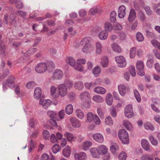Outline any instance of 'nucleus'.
Instances as JSON below:
<instances>
[{
    "label": "nucleus",
    "mask_w": 160,
    "mask_h": 160,
    "mask_svg": "<svg viewBox=\"0 0 160 160\" xmlns=\"http://www.w3.org/2000/svg\"><path fill=\"white\" fill-rule=\"evenodd\" d=\"M127 157V156L126 153L124 152H123L120 153L119 155V158L120 160H125Z\"/></svg>",
    "instance_id": "63"
},
{
    "label": "nucleus",
    "mask_w": 160,
    "mask_h": 160,
    "mask_svg": "<svg viewBox=\"0 0 160 160\" xmlns=\"http://www.w3.org/2000/svg\"><path fill=\"white\" fill-rule=\"evenodd\" d=\"M108 60L107 57H103L102 59V61L100 62L101 65L103 68H106L108 66Z\"/></svg>",
    "instance_id": "26"
},
{
    "label": "nucleus",
    "mask_w": 160,
    "mask_h": 160,
    "mask_svg": "<svg viewBox=\"0 0 160 160\" xmlns=\"http://www.w3.org/2000/svg\"><path fill=\"white\" fill-rule=\"evenodd\" d=\"M68 63L72 67H74L76 64V61L75 59L72 57L68 58Z\"/></svg>",
    "instance_id": "47"
},
{
    "label": "nucleus",
    "mask_w": 160,
    "mask_h": 160,
    "mask_svg": "<svg viewBox=\"0 0 160 160\" xmlns=\"http://www.w3.org/2000/svg\"><path fill=\"white\" fill-rule=\"evenodd\" d=\"M15 80V78L13 76H11L7 80L4 81L7 85L10 88H13L15 86V84L14 81Z\"/></svg>",
    "instance_id": "11"
},
{
    "label": "nucleus",
    "mask_w": 160,
    "mask_h": 160,
    "mask_svg": "<svg viewBox=\"0 0 160 160\" xmlns=\"http://www.w3.org/2000/svg\"><path fill=\"white\" fill-rule=\"evenodd\" d=\"M101 71V69L99 66H96L92 70V73L96 77L98 76Z\"/></svg>",
    "instance_id": "21"
},
{
    "label": "nucleus",
    "mask_w": 160,
    "mask_h": 160,
    "mask_svg": "<svg viewBox=\"0 0 160 160\" xmlns=\"http://www.w3.org/2000/svg\"><path fill=\"white\" fill-rule=\"evenodd\" d=\"M159 7H160V3L154 4L153 8V9L155 10L157 13L160 15V8H159Z\"/></svg>",
    "instance_id": "45"
},
{
    "label": "nucleus",
    "mask_w": 160,
    "mask_h": 160,
    "mask_svg": "<svg viewBox=\"0 0 160 160\" xmlns=\"http://www.w3.org/2000/svg\"><path fill=\"white\" fill-rule=\"evenodd\" d=\"M129 71L131 75L133 77H135L136 75L135 68L132 66L129 67Z\"/></svg>",
    "instance_id": "61"
},
{
    "label": "nucleus",
    "mask_w": 160,
    "mask_h": 160,
    "mask_svg": "<svg viewBox=\"0 0 160 160\" xmlns=\"http://www.w3.org/2000/svg\"><path fill=\"white\" fill-rule=\"evenodd\" d=\"M144 9L147 14L148 16L151 15L152 13V11L150 9V8L148 6H146L144 7Z\"/></svg>",
    "instance_id": "55"
},
{
    "label": "nucleus",
    "mask_w": 160,
    "mask_h": 160,
    "mask_svg": "<svg viewBox=\"0 0 160 160\" xmlns=\"http://www.w3.org/2000/svg\"><path fill=\"white\" fill-rule=\"evenodd\" d=\"M124 114L126 117L130 118L133 116L132 106L131 105H128L125 108Z\"/></svg>",
    "instance_id": "9"
},
{
    "label": "nucleus",
    "mask_w": 160,
    "mask_h": 160,
    "mask_svg": "<svg viewBox=\"0 0 160 160\" xmlns=\"http://www.w3.org/2000/svg\"><path fill=\"white\" fill-rule=\"evenodd\" d=\"M126 8L124 6H121L119 7L118 12V16L121 18H123L126 14Z\"/></svg>",
    "instance_id": "15"
},
{
    "label": "nucleus",
    "mask_w": 160,
    "mask_h": 160,
    "mask_svg": "<svg viewBox=\"0 0 160 160\" xmlns=\"http://www.w3.org/2000/svg\"><path fill=\"white\" fill-rule=\"evenodd\" d=\"M112 47L114 51L117 52H121L120 47L117 44H112Z\"/></svg>",
    "instance_id": "49"
},
{
    "label": "nucleus",
    "mask_w": 160,
    "mask_h": 160,
    "mask_svg": "<svg viewBox=\"0 0 160 160\" xmlns=\"http://www.w3.org/2000/svg\"><path fill=\"white\" fill-rule=\"evenodd\" d=\"M62 152L65 157H69L71 153L70 147L69 146H67L63 149Z\"/></svg>",
    "instance_id": "28"
},
{
    "label": "nucleus",
    "mask_w": 160,
    "mask_h": 160,
    "mask_svg": "<svg viewBox=\"0 0 160 160\" xmlns=\"http://www.w3.org/2000/svg\"><path fill=\"white\" fill-rule=\"evenodd\" d=\"M64 136L69 142L72 141L74 138L73 135L72 133L68 132H66L64 134Z\"/></svg>",
    "instance_id": "37"
},
{
    "label": "nucleus",
    "mask_w": 160,
    "mask_h": 160,
    "mask_svg": "<svg viewBox=\"0 0 160 160\" xmlns=\"http://www.w3.org/2000/svg\"><path fill=\"white\" fill-rule=\"evenodd\" d=\"M63 75L62 72L60 70H56L53 74V78L54 79H61Z\"/></svg>",
    "instance_id": "12"
},
{
    "label": "nucleus",
    "mask_w": 160,
    "mask_h": 160,
    "mask_svg": "<svg viewBox=\"0 0 160 160\" xmlns=\"http://www.w3.org/2000/svg\"><path fill=\"white\" fill-rule=\"evenodd\" d=\"M98 148L99 151L101 152L102 154H105L108 152V149L104 145H100L98 147Z\"/></svg>",
    "instance_id": "27"
},
{
    "label": "nucleus",
    "mask_w": 160,
    "mask_h": 160,
    "mask_svg": "<svg viewBox=\"0 0 160 160\" xmlns=\"http://www.w3.org/2000/svg\"><path fill=\"white\" fill-rule=\"evenodd\" d=\"M141 145L143 148L146 151L148 150L150 148V146L148 142L146 139L142 140Z\"/></svg>",
    "instance_id": "20"
},
{
    "label": "nucleus",
    "mask_w": 160,
    "mask_h": 160,
    "mask_svg": "<svg viewBox=\"0 0 160 160\" xmlns=\"http://www.w3.org/2000/svg\"><path fill=\"white\" fill-rule=\"evenodd\" d=\"M119 150V147L117 144L112 145L110 147V150L111 152L114 155L116 154V152Z\"/></svg>",
    "instance_id": "31"
},
{
    "label": "nucleus",
    "mask_w": 160,
    "mask_h": 160,
    "mask_svg": "<svg viewBox=\"0 0 160 160\" xmlns=\"http://www.w3.org/2000/svg\"><path fill=\"white\" fill-rule=\"evenodd\" d=\"M146 33L147 35L149 37L153 38H156L157 36L156 34L153 32L149 31L148 30H146Z\"/></svg>",
    "instance_id": "59"
},
{
    "label": "nucleus",
    "mask_w": 160,
    "mask_h": 160,
    "mask_svg": "<svg viewBox=\"0 0 160 160\" xmlns=\"http://www.w3.org/2000/svg\"><path fill=\"white\" fill-rule=\"evenodd\" d=\"M144 127L146 129L153 131L154 128L152 124L149 122L146 123L144 124Z\"/></svg>",
    "instance_id": "46"
},
{
    "label": "nucleus",
    "mask_w": 160,
    "mask_h": 160,
    "mask_svg": "<svg viewBox=\"0 0 160 160\" xmlns=\"http://www.w3.org/2000/svg\"><path fill=\"white\" fill-rule=\"evenodd\" d=\"M59 95L62 97L65 96L67 93V88L65 85L63 84H60L58 86Z\"/></svg>",
    "instance_id": "8"
},
{
    "label": "nucleus",
    "mask_w": 160,
    "mask_h": 160,
    "mask_svg": "<svg viewBox=\"0 0 160 160\" xmlns=\"http://www.w3.org/2000/svg\"><path fill=\"white\" fill-rule=\"evenodd\" d=\"M154 62L153 60L150 59L148 60L147 62V66L149 68H151L152 67Z\"/></svg>",
    "instance_id": "64"
},
{
    "label": "nucleus",
    "mask_w": 160,
    "mask_h": 160,
    "mask_svg": "<svg viewBox=\"0 0 160 160\" xmlns=\"http://www.w3.org/2000/svg\"><path fill=\"white\" fill-rule=\"evenodd\" d=\"M118 89L120 94L122 96H124L126 93V87L125 85L123 84H120L118 86Z\"/></svg>",
    "instance_id": "22"
},
{
    "label": "nucleus",
    "mask_w": 160,
    "mask_h": 160,
    "mask_svg": "<svg viewBox=\"0 0 160 160\" xmlns=\"http://www.w3.org/2000/svg\"><path fill=\"white\" fill-rule=\"evenodd\" d=\"M104 27L105 30V31H106L107 32V31H110L113 29V27L112 24L108 22H107L105 23Z\"/></svg>",
    "instance_id": "39"
},
{
    "label": "nucleus",
    "mask_w": 160,
    "mask_h": 160,
    "mask_svg": "<svg viewBox=\"0 0 160 160\" xmlns=\"http://www.w3.org/2000/svg\"><path fill=\"white\" fill-rule=\"evenodd\" d=\"M108 36V32L106 31L101 32L98 35L99 38L101 40H105L107 38Z\"/></svg>",
    "instance_id": "29"
},
{
    "label": "nucleus",
    "mask_w": 160,
    "mask_h": 160,
    "mask_svg": "<svg viewBox=\"0 0 160 160\" xmlns=\"http://www.w3.org/2000/svg\"><path fill=\"white\" fill-rule=\"evenodd\" d=\"M9 23L11 25H13L14 26H16L17 24L16 21L15 20L16 19V17L13 14H10L9 17Z\"/></svg>",
    "instance_id": "23"
},
{
    "label": "nucleus",
    "mask_w": 160,
    "mask_h": 160,
    "mask_svg": "<svg viewBox=\"0 0 160 160\" xmlns=\"http://www.w3.org/2000/svg\"><path fill=\"white\" fill-rule=\"evenodd\" d=\"M133 92L134 96L137 101L138 102H140L141 101V98L138 91L137 90L135 89L134 90Z\"/></svg>",
    "instance_id": "41"
},
{
    "label": "nucleus",
    "mask_w": 160,
    "mask_h": 160,
    "mask_svg": "<svg viewBox=\"0 0 160 160\" xmlns=\"http://www.w3.org/2000/svg\"><path fill=\"white\" fill-rule=\"evenodd\" d=\"M87 120L89 122H93L97 125H99L101 122L97 116L90 112L87 114Z\"/></svg>",
    "instance_id": "3"
},
{
    "label": "nucleus",
    "mask_w": 160,
    "mask_h": 160,
    "mask_svg": "<svg viewBox=\"0 0 160 160\" xmlns=\"http://www.w3.org/2000/svg\"><path fill=\"white\" fill-rule=\"evenodd\" d=\"M105 123L106 124L109 126L112 125V120L110 116H108L106 118Z\"/></svg>",
    "instance_id": "48"
},
{
    "label": "nucleus",
    "mask_w": 160,
    "mask_h": 160,
    "mask_svg": "<svg viewBox=\"0 0 160 160\" xmlns=\"http://www.w3.org/2000/svg\"><path fill=\"white\" fill-rule=\"evenodd\" d=\"M152 44L156 48L160 49V43L156 40H153L151 41Z\"/></svg>",
    "instance_id": "50"
},
{
    "label": "nucleus",
    "mask_w": 160,
    "mask_h": 160,
    "mask_svg": "<svg viewBox=\"0 0 160 160\" xmlns=\"http://www.w3.org/2000/svg\"><path fill=\"white\" fill-rule=\"evenodd\" d=\"M92 156L95 158H99L100 156V152L98 149L96 148H92L90 150Z\"/></svg>",
    "instance_id": "14"
},
{
    "label": "nucleus",
    "mask_w": 160,
    "mask_h": 160,
    "mask_svg": "<svg viewBox=\"0 0 160 160\" xmlns=\"http://www.w3.org/2000/svg\"><path fill=\"white\" fill-rule=\"evenodd\" d=\"M50 136V133L48 130H43L42 132V136L45 140H49Z\"/></svg>",
    "instance_id": "42"
},
{
    "label": "nucleus",
    "mask_w": 160,
    "mask_h": 160,
    "mask_svg": "<svg viewBox=\"0 0 160 160\" xmlns=\"http://www.w3.org/2000/svg\"><path fill=\"white\" fill-rule=\"evenodd\" d=\"M74 158L75 160H86L87 157L86 153L82 152L75 153Z\"/></svg>",
    "instance_id": "10"
},
{
    "label": "nucleus",
    "mask_w": 160,
    "mask_h": 160,
    "mask_svg": "<svg viewBox=\"0 0 160 160\" xmlns=\"http://www.w3.org/2000/svg\"><path fill=\"white\" fill-rule=\"evenodd\" d=\"M113 101V99L112 95L110 93H108L106 98L107 104L109 105H111Z\"/></svg>",
    "instance_id": "36"
},
{
    "label": "nucleus",
    "mask_w": 160,
    "mask_h": 160,
    "mask_svg": "<svg viewBox=\"0 0 160 160\" xmlns=\"http://www.w3.org/2000/svg\"><path fill=\"white\" fill-rule=\"evenodd\" d=\"M65 84L66 87L68 88H71L73 85L72 82L71 81L66 80L65 82Z\"/></svg>",
    "instance_id": "56"
},
{
    "label": "nucleus",
    "mask_w": 160,
    "mask_h": 160,
    "mask_svg": "<svg viewBox=\"0 0 160 160\" xmlns=\"http://www.w3.org/2000/svg\"><path fill=\"white\" fill-rule=\"evenodd\" d=\"M77 117L80 119H82L84 117V115L82 111L79 109H77L76 111Z\"/></svg>",
    "instance_id": "38"
},
{
    "label": "nucleus",
    "mask_w": 160,
    "mask_h": 160,
    "mask_svg": "<svg viewBox=\"0 0 160 160\" xmlns=\"http://www.w3.org/2000/svg\"><path fill=\"white\" fill-rule=\"evenodd\" d=\"M47 114L48 116L50 117L51 119L54 118L56 115V113L52 111H49L47 112Z\"/></svg>",
    "instance_id": "54"
},
{
    "label": "nucleus",
    "mask_w": 160,
    "mask_h": 160,
    "mask_svg": "<svg viewBox=\"0 0 160 160\" xmlns=\"http://www.w3.org/2000/svg\"><path fill=\"white\" fill-rule=\"evenodd\" d=\"M136 17V13L135 10L133 9H131L130 11L128 19V21L130 22H132L135 20Z\"/></svg>",
    "instance_id": "17"
},
{
    "label": "nucleus",
    "mask_w": 160,
    "mask_h": 160,
    "mask_svg": "<svg viewBox=\"0 0 160 160\" xmlns=\"http://www.w3.org/2000/svg\"><path fill=\"white\" fill-rule=\"evenodd\" d=\"M116 62L118 64L120 68L125 67L126 65V62L125 58L122 56H117L115 58Z\"/></svg>",
    "instance_id": "5"
},
{
    "label": "nucleus",
    "mask_w": 160,
    "mask_h": 160,
    "mask_svg": "<svg viewBox=\"0 0 160 160\" xmlns=\"http://www.w3.org/2000/svg\"><path fill=\"white\" fill-rule=\"evenodd\" d=\"M138 16L139 20L141 21H144L146 19L145 14L141 11L139 12Z\"/></svg>",
    "instance_id": "43"
},
{
    "label": "nucleus",
    "mask_w": 160,
    "mask_h": 160,
    "mask_svg": "<svg viewBox=\"0 0 160 160\" xmlns=\"http://www.w3.org/2000/svg\"><path fill=\"white\" fill-rule=\"evenodd\" d=\"M96 52L98 53H100L102 52V46L101 44L98 42H97L96 44Z\"/></svg>",
    "instance_id": "62"
},
{
    "label": "nucleus",
    "mask_w": 160,
    "mask_h": 160,
    "mask_svg": "<svg viewBox=\"0 0 160 160\" xmlns=\"http://www.w3.org/2000/svg\"><path fill=\"white\" fill-rule=\"evenodd\" d=\"M94 91L99 94H104L106 92V90L103 88L100 87H97L94 89Z\"/></svg>",
    "instance_id": "25"
},
{
    "label": "nucleus",
    "mask_w": 160,
    "mask_h": 160,
    "mask_svg": "<svg viewBox=\"0 0 160 160\" xmlns=\"http://www.w3.org/2000/svg\"><path fill=\"white\" fill-rule=\"evenodd\" d=\"M70 122L73 127L78 128L80 126L79 121L77 118L72 117L70 118Z\"/></svg>",
    "instance_id": "18"
},
{
    "label": "nucleus",
    "mask_w": 160,
    "mask_h": 160,
    "mask_svg": "<svg viewBox=\"0 0 160 160\" xmlns=\"http://www.w3.org/2000/svg\"><path fill=\"white\" fill-rule=\"evenodd\" d=\"M136 68L138 70V74L140 76H143L145 73L143 71L144 69L143 63L142 61H138L136 64Z\"/></svg>",
    "instance_id": "7"
},
{
    "label": "nucleus",
    "mask_w": 160,
    "mask_h": 160,
    "mask_svg": "<svg viewBox=\"0 0 160 160\" xmlns=\"http://www.w3.org/2000/svg\"><path fill=\"white\" fill-rule=\"evenodd\" d=\"M46 65L45 62H41L38 64L35 68L36 71L39 73L44 72L47 70Z\"/></svg>",
    "instance_id": "4"
},
{
    "label": "nucleus",
    "mask_w": 160,
    "mask_h": 160,
    "mask_svg": "<svg viewBox=\"0 0 160 160\" xmlns=\"http://www.w3.org/2000/svg\"><path fill=\"white\" fill-rule=\"evenodd\" d=\"M79 97L82 102L88 103L89 102L91 98L90 94L87 91L81 93Z\"/></svg>",
    "instance_id": "6"
},
{
    "label": "nucleus",
    "mask_w": 160,
    "mask_h": 160,
    "mask_svg": "<svg viewBox=\"0 0 160 160\" xmlns=\"http://www.w3.org/2000/svg\"><path fill=\"white\" fill-rule=\"evenodd\" d=\"M92 99L94 101L98 102H101L103 101L102 97L98 95L94 96Z\"/></svg>",
    "instance_id": "44"
},
{
    "label": "nucleus",
    "mask_w": 160,
    "mask_h": 160,
    "mask_svg": "<svg viewBox=\"0 0 160 160\" xmlns=\"http://www.w3.org/2000/svg\"><path fill=\"white\" fill-rule=\"evenodd\" d=\"M141 160H153V157L151 155L148 154H144L140 157Z\"/></svg>",
    "instance_id": "35"
},
{
    "label": "nucleus",
    "mask_w": 160,
    "mask_h": 160,
    "mask_svg": "<svg viewBox=\"0 0 160 160\" xmlns=\"http://www.w3.org/2000/svg\"><path fill=\"white\" fill-rule=\"evenodd\" d=\"M123 123L124 126L127 130L130 131H132V127L130 122L127 120H124Z\"/></svg>",
    "instance_id": "30"
},
{
    "label": "nucleus",
    "mask_w": 160,
    "mask_h": 160,
    "mask_svg": "<svg viewBox=\"0 0 160 160\" xmlns=\"http://www.w3.org/2000/svg\"><path fill=\"white\" fill-rule=\"evenodd\" d=\"M46 65L47 69L49 71L51 70V69L54 68V64L51 61H48L46 63Z\"/></svg>",
    "instance_id": "40"
},
{
    "label": "nucleus",
    "mask_w": 160,
    "mask_h": 160,
    "mask_svg": "<svg viewBox=\"0 0 160 160\" xmlns=\"http://www.w3.org/2000/svg\"><path fill=\"white\" fill-rule=\"evenodd\" d=\"M66 113L68 115L71 114L73 112V107L72 104H69L65 108Z\"/></svg>",
    "instance_id": "34"
},
{
    "label": "nucleus",
    "mask_w": 160,
    "mask_h": 160,
    "mask_svg": "<svg viewBox=\"0 0 160 160\" xmlns=\"http://www.w3.org/2000/svg\"><path fill=\"white\" fill-rule=\"evenodd\" d=\"M94 139L96 142L102 143L104 141V138L103 135L99 133H97L93 135Z\"/></svg>",
    "instance_id": "13"
},
{
    "label": "nucleus",
    "mask_w": 160,
    "mask_h": 160,
    "mask_svg": "<svg viewBox=\"0 0 160 160\" xmlns=\"http://www.w3.org/2000/svg\"><path fill=\"white\" fill-rule=\"evenodd\" d=\"M52 149L53 152L54 154H56L60 150V148L58 145L55 144L53 147Z\"/></svg>",
    "instance_id": "57"
},
{
    "label": "nucleus",
    "mask_w": 160,
    "mask_h": 160,
    "mask_svg": "<svg viewBox=\"0 0 160 160\" xmlns=\"http://www.w3.org/2000/svg\"><path fill=\"white\" fill-rule=\"evenodd\" d=\"M51 103V101L49 99L42 100L40 99L39 100V104H41L46 109L50 106Z\"/></svg>",
    "instance_id": "16"
},
{
    "label": "nucleus",
    "mask_w": 160,
    "mask_h": 160,
    "mask_svg": "<svg viewBox=\"0 0 160 160\" xmlns=\"http://www.w3.org/2000/svg\"><path fill=\"white\" fill-rule=\"evenodd\" d=\"M149 140L152 144L154 145H156L158 143L157 141L154 139V137L152 136L149 137Z\"/></svg>",
    "instance_id": "60"
},
{
    "label": "nucleus",
    "mask_w": 160,
    "mask_h": 160,
    "mask_svg": "<svg viewBox=\"0 0 160 160\" xmlns=\"http://www.w3.org/2000/svg\"><path fill=\"white\" fill-rule=\"evenodd\" d=\"M116 13L115 11H112L110 14V20L112 22H114L116 20Z\"/></svg>",
    "instance_id": "58"
},
{
    "label": "nucleus",
    "mask_w": 160,
    "mask_h": 160,
    "mask_svg": "<svg viewBox=\"0 0 160 160\" xmlns=\"http://www.w3.org/2000/svg\"><path fill=\"white\" fill-rule=\"evenodd\" d=\"M15 5L16 7L18 9H22L23 7V5L21 1H18L16 2Z\"/></svg>",
    "instance_id": "53"
},
{
    "label": "nucleus",
    "mask_w": 160,
    "mask_h": 160,
    "mask_svg": "<svg viewBox=\"0 0 160 160\" xmlns=\"http://www.w3.org/2000/svg\"><path fill=\"white\" fill-rule=\"evenodd\" d=\"M74 85V87L76 89L79 90H82L83 88V84L81 81H78L77 82H76Z\"/></svg>",
    "instance_id": "33"
},
{
    "label": "nucleus",
    "mask_w": 160,
    "mask_h": 160,
    "mask_svg": "<svg viewBox=\"0 0 160 160\" xmlns=\"http://www.w3.org/2000/svg\"><path fill=\"white\" fill-rule=\"evenodd\" d=\"M56 88L54 86H52L51 88V94L54 98H56L59 96V94L56 92Z\"/></svg>",
    "instance_id": "32"
},
{
    "label": "nucleus",
    "mask_w": 160,
    "mask_h": 160,
    "mask_svg": "<svg viewBox=\"0 0 160 160\" xmlns=\"http://www.w3.org/2000/svg\"><path fill=\"white\" fill-rule=\"evenodd\" d=\"M92 145V142L90 141H87L84 142L82 145L83 150H86L88 149Z\"/></svg>",
    "instance_id": "24"
},
{
    "label": "nucleus",
    "mask_w": 160,
    "mask_h": 160,
    "mask_svg": "<svg viewBox=\"0 0 160 160\" xmlns=\"http://www.w3.org/2000/svg\"><path fill=\"white\" fill-rule=\"evenodd\" d=\"M136 48L133 47L131 48L130 51V56L131 58H133L136 55Z\"/></svg>",
    "instance_id": "51"
},
{
    "label": "nucleus",
    "mask_w": 160,
    "mask_h": 160,
    "mask_svg": "<svg viewBox=\"0 0 160 160\" xmlns=\"http://www.w3.org/2000/svg\"><path fill=\"white\" fill-rule=\"evenodd\" d=\"M137 40L139 42H142L144 39V37L141 32H138L136 34Z\"/></svg>",
    "instance_id": "52"
},
{
    "label": "nucleus",
    "mask_w": 160,
    "mask_h": 160,
    "mask_svg": "<svg viewBox=\"0 0 160 160\" xmlns=\"http://www.w3.org/2000/svg\"><path fill=\"white\" fill-rule=\"evenodd\" d=\"M91 38L89 37L83 38L81 41L80 44L84 45V47L82 49V51L84 52H87L90 50L92 48V46L90 43L91 41Z\"/></svg>",
    "instance_id": "1"
},
{
    "label": "nucleus",
    "mask_w": 160,
    "mask_h": 160,
    "mask_svg": "<svg viewBox=\"0 0 160 160\" xmlns=\"http://www.w3.org/2000/svg\"><path fill=\"white\" fill-rule=\"evenodd\" d=\"M42 93V91L40 88H36L34 92V98L37 100L39 99Z\"/></svg>",
    "instance_id": "19"
},
{
    "label": "nucleus",
    "mask_w": 160,
    "mask_h": 160,
    "mask_svg": "<svg viewBox=\"0 0 160 160\" xmlns=\"http://www.w3.org/2000/svg\"><path fill=\"white\" fill-rule=\"evenodd\" d=\"M118 137L122 143L128 144L129 143V140L128 138V134L124 129H121L119 131L118 133Z\"/></svg>",
    "instance_id": "2"
}]
</instances>
